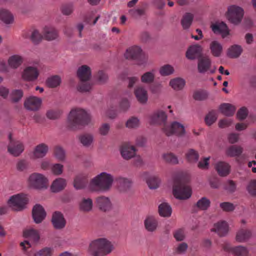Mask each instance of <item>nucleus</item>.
Returning <instances> with one entry per match:
<instances>
[{"instance_id":"2eb2a0df","label":"nucleus","mask_w":256,"mask_h":256,"mask_svg":"<svg viewBox=\"0 0 256 256\" xmlns=\"http://www.w3.org/2000/svg\"><path fill=\"white\" fill-rule=\"evenodd\" d=\"M122 156L126 160H128L136 156L135 147L128 144H123L120 148Z\"/></svg>"},{"instance_id":"f704fd0d","label":"nucleus","mask_w":256,"mask_h":256,"mask_svg":"<svg viewBox=\"0 0 256 256\" xmlns=\"http://www.w3.org/2000/svg\"><path fill=\"white\" fill-rule=\"evenodd\" d=\"M116 180L120 190L123 191H126L129 190L131 188L132 184L131 180L123 177L117 178Z\"/></svg>"},{"instance_id":"f03ea898","label":"nucleus","mask_w":256,"mask_h":256,"mask_svg":"<svg viewBox=\"0 0 256 256\" xmlns=\"http://www.w3.org/2000/svg\"><path fill=\"white\" fill-rule=\"evenodd\" d=\"M114 246L106 238H98L92 242L88 252L92 256H105L112 252Z\"/></svg>"},{"instance_id":"13d9d810","label":"nucleus","mask_w":256,"mask_h":256,"mask_svg":"<svg viewBox=\"0 0 256 256\" xmlns=\"http://www.w3.org/2000/svg\"><path fill=\"white\" fill-rule=\"evenodd\" d=\"M159 72L162 76H169L174 73V68L171 65L165 64L160 67Z\"/></svg>"},{"instance_id":"603ef678","label":"nucleus","mask_w":256,"mask_h":256,"mask_svg":"<svg viewBox=\"0 0 256 256\" xmlns=\"http://www.w3.org/2000/svg\"><path fill=\"white\" fill-rule=\"evenodd\" d=\"M208 92L204 90H198L195 91L193 94V98L196 100H204L208 98Z\"/></svg>"},{"instance_id":"9d476101","label":"nucleus","mask_w":256,"mask_h":256,"mask_svg":"<svg viewBox=\"0 0 256 256\" xmlns=\"http://www.w3.org/2000/svg\"><path fill=\"white\" fill-rule=\"evenodd\" d=\"M243 16L244 10L241 8L232 6L228 9L226 17L230 22L236 24L240 22Z\"/></svg>"},{"instance_id":"6e6d98bb","label":"nucleus","mask_w":256,"mask_h":256,"mask_svg":"<svg viewBox=\"0 0 256 256\" xmlns=\"http://www.w3.org/2000/svg\"><path fill=\"white\" fill-rule=\"evenodd\" d=\"M92 84L88 81H80L77 89L80 92H88L92 90Z\"/></svg>"},{"instance_id":"a18cd8bd","label":"nucleus","mask_w":256,"mask_h":256,"mask_svg":"<svg viewBox=\"0 0 256 256\" xmlns=\"http://www.w3.org/2000/svg\"><path fill=\"white\" fill-rule=\"evenodd\" d=\"M185 84V80L179 78L172 80L170 82V85L176 90H182L184 87Z\"/></svg>"},{"instance_id":"6e6552de","label":"nucleus","mask_w":256,"mask_h":256,"mask_svg":"<svg viewBox=\"0 0 256 256\" xmlns=\"http://www.w3.org/2000/svg\"><path fill=\"white\" fill-rule=\"evenodd\" d=\"M212 62L210 57L206 55H201L198 59V70L200 74H205L208 72L214 74L216 68L211 69Z\"/></svg>"},{"instance_id":"ea45409f","label":"nucleus","mask_w":256,"mask_h":256,"mask_svg":"<svg viewBox=\"0 0 256 256\" xmlns=\"http://www.w3.org/2000/svg\"><path fill=\"white\" fill-rule=\"evenodd\" d=\"M194 19L193 14L190 12L186 13L181 20V24L184 30L188 29Z\"/></svg>"},{"instance_id":"72a5a7b5","label":"nucleus","mask_w":256,"mask_h":256,"mask_svg":"<svg viewBox=\"0 0 256 256\" xmlns=\"http://www.w3.org/2000/svg\"><path fill=\"white\" fill-rule=\"evenodd\" d=\"M243 152V148L240 146L232 145L226 150V154L230 157H236L240 156Z\"/></svg>"},{"instance_id":"cd10ccee","label":"nucleus","mask_w":256,"mask_h":256,"mask_svg":"<svg viewBox=\"0 0 256 256\" xmlns=\"http://www.w3.org/2000/svg\"><path fill=\"white\" fill-rule=\"evenodd\" d=\"M167 120V116L165 112L158 110L154 112L151 117V122L154 124L164 123Z\"/></svg>"},{"instance_id":"864d4df0","label":"nucleus","mask_w":256,"mask_h":256,"mask_svg":"<svg viewBox=\"0 0 256 256\" xmlns=\"http://www.w3.org/2000/svg\"><path fill=\"white\" fill-rule=\"evenodd\" d=\"M217 119L216 112L214 110H212L206 114L204 120L206 124L211 126Z\"/></svg>"},{"instance_id":"3c124183","label":"nucleus","mask_w":256,"mask_h":256,"mask_svg":"<svg viewBox=\"0 0 256 256\" xmlns=\"http://www.w3.org/2000/svg\"><path fill=\"white\" fill-rule=\"evenodd\" d=\"M16 168L17 171L20 172H24L29 168V162L26 160L21 159L17 161Z\"/></svg>"},{"instance_id":"5fc2aeb1","label":"nucleus","mask_w":256,"mask_h":256,"mask_svg":"<svg viewBox=\"0 0 256 256\" xmlns=\"http://www.w3.org/2000/svg\"><path fill=\"white\" fill-rule=\"evenodd\" d=\"M210 202L206 197H202L199 200L196 204V206L202 210H206L210 206Z\"/></svg>"},{"instance_id":"393cba45","label":"nucleus","mask_w":256,"mask_h":256,"mask_svg":"<svg viewBox=\"0 0 256 256\" xmlns=\"http://www.w3.org/2000/svg\"><path fill=\"white\" fill-rule=\"evenodd\" d=\"M44 38L48 41L56 40L58 37L57 30L53 27L46 26L43 30Z\"/></svg>"},{"instance_id":"9b49d317","label":"nucleus","mask_w":256,"mask_h":256,"mask_svg":"<svg viewBox=\"0 0 256 256\" xmlns=\"http://www.w3.org/2000/svg\"><path fill=\"white\" fill-rule=\"evenodd\" d=\"M163 131L167 136H170L173 134L182 136L185 134L184 126L177 122H174L170 126H165L163 128Z\"/></svg>"},{"instance_id":"b1692460","label":"nucleus","mask_w":256,"mask_h":256,"mask_svg":"<svg viewBox=\"0 0 256 256\" xmlns=\"http://www.w3.org/2000/svg\"><path fill=\"white\" fill-rule=\"evenodd\" d=\"M212 30L215 34H220L223 38L226 37L229 34L228 28L224 22L216 23L211 26Z\"/></svg>"},{"instance_id":"412c9836","label":"nucleus","mask_w":256,"mask_h":256,"mask_svg":"<svg viewBox=\"0 0 256 256\" xmlns=\"http://www.w3.org/2000/svg\"><path fill=\"white\" fill-rule=\"evenodd\" d=\"M202 48L200 45L194 44L189 47L186 52V57L190 60L198 58L202 52Z\"/></svg>"},{"instance_id":"f3484780","label":"nucleus","mask_w":256,"mask_h":256,"mask_svg":"<svg viewBox=\"0 0 256 256\" xmlns=\"http://www.w3.org/2000/svg\"><path fill=\"white\" fill-rule=\"evenodd\" d=\"M96 202L99 209L102 211L106 212L112 209V204L108 197L98 196L96 198Z\"/></svg>"},{"instance_id":"052dcab7","label":"nucleus","mask_w":256,"mask_h":256,"mask_svg":"<svg viewBox=\"0 0 256 256\" xmlns=\"http://www.w3.org/2000/svg\"><path fill=\"white\" fill-rule=\"evenodd\" d=\"M146 183L150 189H156L159 186L160 180L156 176H152L146 180Z\"/></svg>"},{"instance_id":"c9c22d12","label":"nucleus","mask_w":256,"mask_h":256,"mask_svg":"<svg viewBox=\"0 0 256 256\" xmlns=\"http://www.w3.org/2000/svg\"><path fill=\"white\" fill-rule=\"evenodd\" d=\"M78 140L85 148H90L94 142V136L92 134H84L79 136Z\"/></svg>"},{"instance_id":"6ab92c4d","label":"nucleus","mask_w":256,"mask_h":256,"mask_svg":"<svg viewBox=\"0 0 256 256\" xmlns=\"http://www.w3.org/2000/svg\"><path fill=\"white\" fill-rule=\"evenodd\" d=\"M212 230L216 232L220 236H224L228 232V226L225 221L218 222L214 224Z\"/></svg>"},{"instance_id":"4468645a","label":"nucleus","mask_w":256,"mask_h":256,"mask_svg":"<svg viewBox=\"0 0 256 256\" xmlns=\"http://www.w3.org/2000/svg\"><path fill=\"white\" fill-rule=\"evenodd\" d=\"M32 216L36 224H40L44 220L46 216V212L42 206L36 204L33 207Z\"/></svg>"},{"instance_id":"e2e57ef3","label":"nucleus","mask_w":256,"mask_h":256,"mask_svg":"<svg viewBox=\"0 0 256 256\" xmlns=\"http://www.w3.org/2000/svg\"><path fill=\"white\" fill-rule=\"evenodd\" d=\"M43 38V34L42 35L37 30H34L30 36L32 42L36 44H39Z\"/></svg>"},{"instance_id":"39448f33","label":"nucleus","mask_w":256,"mask_h":256,"mask_svg":"<svg viewBox=\"0 0 256 256\" xmlns=\"http://www.w3.org/2000/svg\"><path fill=\"white\" fill-rule=\"evenodd\" d=\"M28 202V198L22 194L12 196L8 202L10 206L16 211H20L25 208Z\"/></svg>"},{"instance_id":"0e129e2a","label":"nucleus","mask_w":256,"mask_h":256,"mask_svg":"<svg viewBox=\"0 0 256 256\" xmlns=\"http://www.w3.org/2000/svg\"><path fill=\"white\" fill-rule=\"evenodd\" d=\"M110 126L108 123H103L98 128V134L102 136H106L108 134Z\"/></svg>"},{"instance_id":"7ed1b4c3","label":"nucleus","mask_w":256,"mask_h":256,"mask_svg":"<svg viewBox=\"0 0 256 256\" xmlns=\"http://www.w3.org/2000/svg\"><path fill=\"white\" fill-rule=\"evenodd\" d=\"M113 182L114 177L112 174L102 172L91 180L90 189L92 191L108 192L110 189Z\"/></svg>"},{"instance_id":"c756f323","label":"nucleus","mask_w":256,"mask_h":256,"mask_svg":"<svg viewBox=\"0 0 256 256\" xmlns=\"http://www.w3.org/2000/svg\"><path fill=\"white\" fill-rule=\"evenodd\" d=\"M66 181L62 178H58L55 180L52 183L50 189L54 192H58L66 187Z\"/></svg>"},{"instance_id":"423d86ee","label":"nucleus","mask_w":256,"mask_h":256,"mask_svg":"<svg viewBox=\"0 0 256 256\" xmlns=\"http://www.w3.org/2000/svg\"><path fill=\"white\" fill-rule=\"evenodd\" d=\"M126 59L138 61V64H142L146 62V58L139 46H134L128 49L124 54Z\"/></svg>"},{"instance_id":"49530a36","label":"nucleus","mask_w":256,"mask_h":256,"mask_svg":"<svg viewBox=\"0 0 256 256\" xmlns=\"http://www.w3.org/2000/svg\"><path fill=\"white\" fill-rule=\"evenodd\" d=\"M155 78L154 71L152 70L144 73L140 78L141 82L146 84H150L154 82Z\"/></svg>"},{"instance_id":"e433bc0d","label":"nucleus","mask_w":256,"mask_h":256,"mask_svg":"<svg viewBox=\"0 0 256 256\" xmlns=\"http://www.w3.org/2000/svg\"><path fill=\"white\" fill-rule=\"evenodd\" d=\"M23 236L26 238H30L35 242L40 240V234L36 230L32 228L26 229L23 232Z\"/></svg>"},{"instance_id":"0eeeda50","label":"nucleus","mask_w":256,"mask_h":256,"mask_svg":"<svg viewBox=\"0 0 256 256\" xmlns=\"http://www.w3.org/2000/svg\"><path fill=\"white\" fill-rule=\"evenodd\" d=\"M173 194L177 199L186 200L191 196L192 190L182 182L176 183L173 188Z\"/></svg>"},{"instance_id":"4be33fe9","label":"nucleus","mask_w":256,"mask_h":256,"mask_svg":"<svg viewBox=\"0 0 256 256\" xmlns=\"http://www.w3.org/2000/svg\"><path fill=\"white\" fill-rule=\"evenodd\" d=\"M77 76L80 81H88L91 77V70L89 66L83 65L77 71Z\"/></svg>"},{"instance_id":"c03bdc74","label":"nucleus","mask_w":256,"mask_h":256,"mask_svg":"<svg viewBox=\"0 0 256 256\" xmlns=\"http://www.w3.org/2000/svg\"><path fill=\"white\" fill-rule=\"evenodd\" d=\"M61 83V78L60 76L55 75L48 78L46 80L47 86L50 88H56Z\"/></svg>"},{"instance_id":"a878e982","label":"nucleus","mask_w":256,"mask_h":256,"mask_svg":"<svg viewBox=\"0 0 256 256\" xmlns=\"http://www.w3.org/2000/svg\"><path fill=\"white\" fill-rule=\"evenodd\" d=\"M215 168L218 174L221 176H226L230 172V166L226 162H218Z\"/></svg>"},{"instance_id":"a211bd4d","label":"nucleus","mask_w":256,"mask_h":256,"mask_svg":"<svg viewBox=\"0 0 256 256\" xmlns=\"http://www.w3.org/2000/svg\"><path fill=\"white\" fill-rule=\"evenodd\" d=\"M48 151V146L44 143L37 145L34 148L32 156L34 158H40L44 157Z\"/></svg>"},{"instance_id":"79ce46f5","label":"nucleus","mask_w":256,"mask_h":256,"mask_svg":"<svg viewBox=\"0 0 256 256\" xmlns=\"http://www.w3.org/2000/svg\"><path fill=\"white\" fill-rule=\"evenodd\" d=\"M186 160L191 164L196 163L199 158L198 152L194 149L188 150L186 154Z\"/></svg>"},{"instance_id":"680f3d73","label":"nucleus","mask_w":256,"mask_h":256,"mask_svg":"<svg viewBox=\"0 0 256 256\" xmlns=\"http://www.w3.org/2000/svg\"><path fill=\"white\" fill-rule=\"evenodd\" d=\"M140 126V120L136 117H132L126 122V126L128 128H136Z\"/></svg>"},{"instance_id":"473e14b6","label":"nucleus","mask_w":256,"mask_h":256,"mask_svg":"<svg viewBox=\"0 0 256 256\" xmlns=\"http://www.w3.org/2000/svg\"><path fill=\"white\" fill-rule=\"evenodd\" d=\"M220 110L224 115L230 116H232L236 110V107L228 103H223L220 106Z\"/></svg>"},{"instance_id":"4c0bfd02","label":"nucleus","mask_w":256,"mask_h":256,"mask_svg":"<svg viewBox=\"0 0 256 256\" xmlns=\"http://www.w3.org/2000/svg\"><path fill=\"white\" fill-rule=\"evenodd\" d=\"M210 50L212 54L216 57H218L221 55L222 51V44L218 41H212L210 44Z\"/></svg>"},{"instance_id":"c85d7f7f","label":"nucleus","mask_w":256,"mask_h":256,"mask_svg":"<svg viewBox=\"0 0 256 256\" xmlns=\"http://www.w3.org/2000/svg\"><path fill=\"white\" fill-rule=\"evenodd\" d=\"M252 236V232L248 229H240L236 234V240L238 242H243L248 240Z\"/></svg>"},{"instance_id":"4d7b16f0","label":"nucleus","mask_w":256,"mask_h":256,"mask_svg":"<svg viewBox=\"0 0 256 256\" xmlns=\"http://www.w3.org/2000/svg\"><path fill=\"white\" fill-rule=\"evenodd\" d=\"M62 112L59 110H50L46 112V116L48 118L52 120H55L60 118Z\"/></svg>"},{"instance_id":"58836bf2","label":"nucleus","mask_w":256,"mask_h":256,"mask_svg":"<svg viewBox=\"0 0 256 256\" xmlns=\"http://www.w3.org/2000/svg\"><path fill=\"white\" fill-rule=\"evenodd\" d=\"M0 19L6 24H12L14 20L12 13L6 10H0Z\"/></svg>"},{"instance_id":"774afa93","label":"nucleus","mask_w":256,"mask_h":256,"mask_svg":"<svg viewBox=\"0 0 256 256\" xmlns=\"http://www.w3.org/2000/svg\"><path fill=\"white\" fill-rule=\"evenodd\" d=\"M246 189L250 194L256 196V180H250L247 186Z\"/></svg>"},{"instance_id":"2f4dec72","label":"nucleus","mask_w":256,"mask_h":256,"mask_svg":"<svg viewBox=\"0 0 256 256\" xmlns=\"http://www.w3.org/2000/svg\"><path fill=\"white\" fill-rule=\"evenodd\" d=\"M158 212L160 216L168 218L172 214V209L170 204L167 202H164L158 206Z\"/></svg>"},{"instance_id":"20e7f679","label":"nucleus","mask_w":256,"mask_h":256,"mask_svg":"<svg viewBox=\"0 0 256 256\" xmlns=\"http://www.w3.org/2000/svg\"><path fill=\"white\" fill-rule=\"evenodd\" d=\"M30 186L36 189H43L47 188L48 180L42 174L34 172L31 174L28 179Z\"/></svg>"},{"instance_id":"bb28decb","label":"nucleus","mask_w":256,"mask_h":256,"mask_svg":"<svg viewBox=\"0 0 256 256\" xmlns=\"http://www.w3.org/2000/svg\"><path fill=\"white\" fill-rule=\"evenodd\" d=\"M88 179L86 176L80 174L77 176L74 182V186L76 190L84 188L88 184Z\"/></svg>"},{"instance_id":"de8ad7c7","label":"nucleus","mask_w":256,"mask_h":256,"mask_svg":"<svg viewBox=\"0 0 256 256\" xmlns=\"http://www.w3.org/2000/svg\"><path fill=\"white\" fill-rule=\"evenodd\" d=\"M22 62V58L18 55H14L10 56L8 60L9 66L14 68L18 67Z\"/></svg>"},{"instance_id":"8fccbe9b","label":"nucleus","mask_w":256,"mask_h":256,"mask_svg":"<svg viewBox=\"0 0 256 256\" xmlns=\"http://www.w3.org/2000/svg\"><path fill=\"white\" fill-rule=\"evenodd\" d=\"M162 158L167 163L172 164H176L178 163V158L171 152L164 154Z\"/></svg>"},{"instance_id":"aec40b11","label":"nucleus","mask_w":256,"mask_h":256,"mask_svg":"<svg viewBox=\"0 0 256 256\" xmlns=\"http://www.w3.org/2000/svg\"><path fill=\"white\" fill-rule=\"evenodd\" d=\"M134 94L140 103L142 104L146 103L148 99V92L143 86H139L136 88L134 90Z\"/></svg>"},{"instance_id":"1a4fd4ad","label":"nucleus","mask_w":256,"mask_h":256,"mask_svg":"<svg viewBox=\"0 0 256 256\" xmlns=\"http://www.w3.org/2000/svg\"><path fill=\"white\" fill-rule=\"evenodd\" d=\"M9 143L7 146L8 152L12 156L18 157L22 153L24 146L23 143L12 138V134H8Z\"/></svg>"},{"instance_id":"ddd939ff","label":"nucleus","mask_w":256,"mask_h":256,"mask_svg":"<svg viewBox=\"0 0 256 256\" xmlns=\"http://www.w3.org/2000/svg\"><path fill=\"white\" fill-rule=\"evenodd\" d=\"M42 100L40 98L30 96L26 98L24 102V108L29 110L36 111L40 107Z\"/></svg>"},{"instance_id":"338daca9","label":"nucleus","mask_w":256,"mask_h":256,"mask_svg":"<svg viewBox=\"0 0 256 256\" xmlns=\"http://www.w3.org/2000/svg\"><path fill=\"white\" fill-rule=\"evenodd\" d=\"M220 208L223 211L226 212H231L235 209L234 204L230 202H223L220 204Z\"/></svg>"},{"instance_id":"09e8293b","label":"nucleus","mask_w":256,"mask_h":256,"mask_svg":"<svg viewBox=\"0 0 256 256\" xmlns=\"http://www.w3.org/2000/svg\"><path fill=\"white\" fill-rule=\"evenodd\" d=\"M232 254L234 256H248V250L246 247L244 246H234Z\"/></svg>"},{"instance_id":"a19ab883","label":"nucleus","mask_w":256,"mask_h":256,"mask_svg":"<svg viewBox=\"0 0 256 256\" xmlns=\"http://www.w3.org/2000/svg\"><path fill=\"white\" fill-rule=\"evenodd\" d=\"M237 184L236 182L232 180H226L223 184L224 190L227 193L232 194L234 193L236 190Z\"/></svg>"},{"instance_id":"7c9ffc66","label":"nucleus","mask_w":256,"mask_h":256,"mask_svg":"<svg viewBox=\"0 0 256 256\" xmlns=\"http://www.w3.org/2000/svg\"><path fill=\"white\" fill-rule=\"evenodd\" d=\"M242 52L241 46L234 44L230 46L227 51V56L231 58H236L240 56Z\"/></svg>"},{"instance_id":"5701e85b","label":"nucleus","mask_w":256,"mask_h":256,"mask_svg":"<svg viewBox=\"0 0 256 256\" xmlns=\"http://www.w3.org/2000/svg\"><path fill=\"white\" fill-rule=\"evenodd\" d=\"M145 228L150 232H154L158 227V222L156 218L153 216H148L144 220Z\"/></svg>"},{"instance_id":"bf43d9fd","label":"nucleus","mask_w":256,"mask_h":256,"mask_svg":"<svg viewBox=\"0 0 256 256\" xmlns=\"http://www.w3.org/2000/svg\"><path fill=\"white\" fill-rule=\"evenodd\" d=\"M53 253V248L45 247L35 252L34 256H52Z\"/></svg>"},{"instance_id":"f8f14e48","label":"nucleus","mask_w":256,"mask_h":256,"mask_svg":"<svg viewBox=\"0 0 256 256\" xmlns=\"http://www.w3.org/2000/svg\"><path fill=\"white\" fill-rule=\"evenodd\" d=\"M51 222L54 228L56 230H62L65 227L66 224V220L63 214L58 211L53 212Z\"/></svg>"},{"instance_id":"69168bd1","label":"nucleus","mask_w":256,"mask_h":256,"mask_svg":"<svg viewBox=\"0 0 256 256\" xmlns=\"http://www.w3.org/2000/svg\"><path fill=\"white\" fill-rule=\"evenodd\" d=\"M54 155L59 160H63L65 158V151L62 147L56 146L54 149Z\"/></svg>"},{"instance_id":"dca6fc26","label":"nucleus","mask_w":256,"mask_h":256,"mask_svg":"<svg viewBox=\"0 0 256 256\" xmlns=\"http://www.w3.org/2000/svg\"><path fill=\"white\" fill-rule=\"evenodd\" d=\"M39 72L36 68L34 66H28L24 70L22 78L27 81H34L37 79Z\"/></svg>"},{"instance_id":"f257e3e1","label":"nucleus","mask_w":256,"mask_h":256,"mask_svg":"<svg viewBox=\"0 0 256 256\" xmlns=\"http://www.w3.org/2000/svg\"><path fill=\"white\" fill-rule=\"evenodd\" d=\"M91 116L85 110L80 108L72 109L68 117V126L72 130L80 129L88 124Z\"/></svg>"},{"instance_id":"37998d69","label":"nucleus","mask_w":256,"mask_h":256,"mask_svg":"<svg viewBox=\"0 0 256 256\" xmlns=\"http://www.w3.org/2000/svg\"><path fill=\"white\" fill-rule=\"evenodd\" d=\"M92 200L90 198H83L80 204V209L84 212H88L92 210Z\"/></svg>"}]
</instances>
